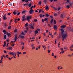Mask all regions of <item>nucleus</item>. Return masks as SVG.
Wrapping results in <instances>:
<instances>
[{"mask_svg": "<svg viewBox=\"0 0 73 73\" xmlns=\"http://www.w3.org/2000/svg\"><path fill=\"white\" fill-rule=\"evenodd\" d=\"M42 46L43 48H44V49H45V48H46V47H45V46H44L43 45Z\"/></svg>", "mask_w": 73, "mask_h": 73, "instance_id": "36", "label": "nucleus"}, {"mask_svg": "<svg viewBox=\"0 0 73 73\" xmlns=\"http://www.w3.org/2000/svg\"><path fill=\"white\" fill-rule=\"evenodd\" d=\"M38 4H39V5H41V1H40L39 2Z\"/></svg>", "mask_w": 73, "mask_h": 73, "instance_id": "29", "label": "nucleus"}, {"mask_svg": "<svg viewBox=\"0 0 73 73\" xmlns=\"http://www.w3.org/2000/svg\"><path fill=\"white\" fill-rule=\"evenodd\" d=\"M50 17L51 19H53V16H50Z\"/></svg>", "mask_w": 73, "mask_h": 73, "instance_id": "60", "label": "nucleus"}, {"mask_svg": "<svg viewBox=\"0 0 73 73\" xmlns=\"http://www.w3.org/2000/svg\"><path fill=\"white\" fill-rule=\"evenodd\" d=\"M64 17V16H63V15H62V14H61V16H60V17L61 18H63Z\"/></svg>", "mask_w": 73, "mask_h": 73, "instance_id": "25", "label": "nucleus"}, {"mask_svg": "<svg viewBox=\"0 0 73 73\" xmlns=\"http://www.w3.org/2000/svg\"><path fill=\"white\" fill-rule=\"evenodd\" d=\"M54 16H57V13H55L54 15Z\"/></svg>", "mask_w": 73, "mask_h": 73, "instance_id": "27", "label": "nucleus"}, {"mask_svg": "<svg viewBox=\"0 0 73 73\" xmlns=\"http://www.w3.org/2000/svg\"><path fill=\"white\" fill-rule=\"evenodd\" d=\"M3 32H4V33L7 32V31H5V30H3Z\"/></svg>", "mask_w": 73, "mask_h": 73, "instance_id": "43", "label": "nucleus"}, {"mask_svg": "<svg viewBox=\"0 0 73 73\" xmlns=\"http://www.w3.org/2000/svg\"><path fill=\"white\" fill-rule=\"evenodd\" d=\"M26 54V52H24L23 53V54Z\"/></svg>", "mask_w": 73, "mask_h": 73, "instance_id": "56", "label": "nucleus"}, {"mask_svg": "<svg viewBox=\"0 0 73 73\" xmlns=\"http://www.w3.org/2000/svg\"><path fill=\"white\" fill-rule=\"evenodd\" d=\"M30 1V0H26L25 1V3H28V1Z\"/></svg>", "mask_w": 73, "mask_h": 73, "instance_id": "24", "label": "nucleus"}, {"mask_svg": "<svg viewBox=\"0 0 73 73\" xmlns=\"http://www.w3.org/2000/svg\"><path fill=\"white\" fill-rule=\"evenodd\" d=\"M60 9H61V7H58V10H60Z\"/></svg>", "mask_w": 73, "mask_h": 73, "instance_id": "44", "label": "nucleus"}, {"mask_svg": "<svg viewBox=\"0 0 73 73\" xmlns=\"http://www.w3.org/2000/svg\"><path fill=\"white\" fill-rule=\"evenodd\" d=\"M42 10H39V13H40V12H42Z\"/></svg>", "mask_w": 73, "mask_h": 73, "instance_id": "48", "label": "nucleus"}, {"mask_svg": "<svg viewBox=\"0 0 73 73\" xmlns=\"http://www.w3.org/2000/svg\"><path fill=\"white\" fill-rule=\"evenodd\" d=\"M61 36L62 41H64V40L66 39V37L68 36V35L66 33L61 34Z\"/></svg>", "mask_w": 73, "mask_h": 73, "instance_id": "2", "label": "nucleus"}, {"mask_svg": "<svg viewBox=\"0 0 73 73\" xmlns=\"http://www.w3.org/2000/svg\"><path fill=\"white\" fill-rule=\"evenodd\" d=\"M24 31V32L25 33H27V30H25Z\"/></svg>", "mask_w": 73, "mask_h": 73, "instance_id": "54", "label": "nucleus"}, {"mask_svg": "<svg viewBox=\"0 0 73 73\" xmlns=\"http://www.w3.org/2000/svg\"><path fill=\"white\" fill-rule=\"evenodd\" d=\"M66 7H67V9H69V8H70V5H67L66 6Z\"/></svg>", "mask_w": 73, "mask_h": 73, "instance_id": "18", "label": "nucleus"}, {"mask_svg": "<svg viewBox=\"0 0 73 73\" xmlns=\"http://www.w3.org/2000/svg\"><path fill=\"white\" fill-rule=\"evenodd\" d=\"M60 49L61 50H62V51H63V50L64 49H63V48H60Z\"/></svg>", "mask_w": 73, "mask_h": 73, "instance_id": "45", "label": "nucleus"}, {"mask_svg": "<svg viewBox=\"0 0 73 73\" xmlns=\"http://www.w3.org/2000/svg\"><path fill=\"white\" fill-rule=\"evenodd\" d=\"M11 13H8V14H7V15L9 16V15H11Z\"/></svg>", "mask_w": 73, "mask_h": 73, "instance_id": "47", "label": "nucleus"}, {"mask_svg": "<svg viewBox=\"0 0 73 73\" xmlns=\"http://www.w3.org/2000/svg\"><path fill=\"white\" fill-rule=\"evenodd\" d=\"M17 19H15V20H14V22H15V23H17Z\"/></svg>", "mask_w": 73, "mask_h": 73, "instance_id": "16", "label": "nucleus"}, {"mask_svg": "<svg viewBox=\"0 0 73 73\" xmlns=\"http://www.w3.org/2000/svg\"><path fill=\"white\" fill-rule=\"evenodd\" d=\"M9 54H12V56H15V54L14 53H13V52H9L8 53Z\"/></svg>", "mask_w": 73, "mask_h": 73, "instance_id": "7", "label": "nucleus"}, {"mask_svg": "<svg viewBox=\"0 0 73 73\" xmlns=\"http://www.w3.org/2000/svg\"><path fill=\"white\" fill-rule=\"evenodd\" d=\"M10 5H11V6H13V5L12 4V3H10Z\"/></svg>", "mask_w": 73, "mask_h": 73, "instance_id": "39", "label": "nucleus"}, {"mask_svg": "<svg viewBox=\"0 0 73 73\" xmlns=\"http://www.w3.org/2000/svg\"><path fill=\"white\" fill-rule=\"evenodd\" d=\"M6 38H7V36H6V35H5L4 36V38L5 39H6Z\"/></svg>", "mask_w": 73, "mask_h": 73, "instance_id": "30", "label": "nucleus"}, {"mask_svg": "<svg viewBox=\"0 0 73 73\" xmlns=\"http://www.w3.org/2000/svg\"><path fill=\"white\" fill-rule=\"evenodd\" d=\"M37 19H35L33 21L34 22H37Z\"/></svg>", "mask_w": 73, "mask_h": 73, "instance_id": "26", "label": "nucleus"}, {"mask_svg": "<svg viewBox=\"0 0 73 73\" xmlns=\"http://www.w3.org/2000/svg\"><path fill=\"white\" fill-rule=\"evenodd\" d=\"M18 12V11H17V10L16 11H14V12H13V14L15 15H16Z\"/></svg>", "mask_w": 73, "mask_h": 73, "instance_id": "8", "label": "nucleus"}, {"mask_svg": "<svg viewBox=\"0 0 73 73\" xmlns=\"http://www.w3.org/2000/svg\"><path fill=\"white\" fill-rule=\"evenodd\" d=\"M17 15H19L20 14V13L19 12L18 13V12L17 13Z\"/></svg>", "mask_w": 73, "mask_h": 73, "instance_id": "37", "label": "nucleus"}, {"mask_svg": "<svg viewBox=\"0 0 73 73\" xmlns=\"http://www.w3.org/2000/svg\"><path fill=\"white\" fill-rule=\"evenodd\" d=\"M34 12V10L33 9L30 10L29 11L30 14H32V15H33V13H32V12Z\"/></svg>", "mask_w": 73, "mask_h": 73, "instance_id": "3", "label": "nucleus"}, {"mask_svg": "<svg viewBox=\"0 0 73 73\" xmlns=\"http://www.w3.org/2000/svg\"><path fill=\"white\" fill-rule=\"evenodd\" d=\"M73 48V45H72V46H71L70 47V48Z\"/></svg>", "mask_w": 73, "mask_h": 73, "instance_id": "64", "label": "nucleus"}, {"mask_svg": "<svg viewBox=\"0 0 73 73\" xmlns=\"http://www.w3.org/2000/svg\"><path fill=\"white\" fill-rule=\"evenodd\" d=\"M37 30H38V31L39 32H40V29H38Z\"/></svg>", "mask_w": 73, "mask_h": 73, "instance_id": "58", "label": "nucleus"}, {"mask_svg": "<svg viewBox=\"0 0 73 73\" xmlns=\"http://www.w3.org/2000/svg\"><path fill=\"white\" fill-rule=\"evenodd\" d=\"M68 56H69V57H72V55L69 54V55H68Z\"/></svg>", "mask_w": 73, "mask_h": 73, "instance_id": "50", "label": "nucleus"}, {"mask_svg": "<svg viewBox=\"0 0 73 73\" xmlns=\"http://www.w3.org/2000/svg\"><path fill=\"white\" fill-rule=\"evenodd\" d=\"M31 29H34V27L33 26H31V27L30 28Z\"/></svg>", "mask_w": 73, "mask_h": 73, "instance_id": "42", "label": "nucleus"}, {"mask_svg": "<svg viewBox=\"0 0 73 73\" xmlns=\"http://www.w3.org/2000/svg\"><path fill=\"white\" fill-rule=\"evenodd\" d=\"M48 53H50V50H48Z\"/></svg>", "mask_w": 73, "mask_h": 73, "instance_id": "59", "label": "nucleus"}, {"mask_svg": "<svg viewBox=\"0 0 73 73\" xmlns=\"http://www.w3.org/2000/svg\"><path fill=\"white\" fill-rule=\"evenodd\" d=\"M29 5V7H31L32 6V3H29V4H28V5Z\"/></svg>", "mask_w": 73, "mask_h": 73, "instance_id": "12", "label": "nucleus"}, {"mask_svg": "<svg viewBox=\"0 0 73 73\" xmlns=\"http://www.w3.org/2000/svg\"><path fill=\"white\" fill-rule=\"evenodd\" d=\"M56 23H57V22L56 21H55V20H54V24H56Z\"/></svg>", "mask_w": 73, "mask_h": 73, "instance_id": "21", "label": "nucleus"}, {"mask_svg": "<svg viewBox=\"0 0 73 73\" xmlns=\"http://www.w3.org/2000/svg\"><path fill=\"white\" fill-rule=\"evenodd\" d=\"M25 17H25V16L24 15L22 17V18L23 19H22V21H25V20H26V19L27 20H29V19H32V16L31 15L27 16L26 18V19L25 18Z\"/></svg>", "mask_w": 73, "mask_h": 73, "instance_id": "1", "label": "nucleus"}, {"mask_svg": "<svg viewBox=\"0 0 73 73\" xmlns=\"http://www.w3.org/2000/svg\"><path fill=\"white\" fill-rule=\"evenodd\" d=\"M26 0H21V1H22V2H25V1Z\"/></svg>", "mask_w": 73, "mask_h": 73, "instance_id": "52", "label": "nucleus"}, {"mask_svg": "<svg viewBox=\"0 0 73 73\" xmlns=\"http://www.w3.org/2000/svg\"><path fill=\"white\" fill-rule=\"evenodd\" d=\"M54 9H55V10H57V8L56 7H55L54 8Z\"/></svg>", "mask_w": 73, "mask_h": 73, "instance_id": "62", "label": "nucleus"}, {"mask_svg": "<svg viewBox=\"0 0 73 73\" xmlns=\"http://www.w3.org/2000/svg\"><path fill=\"white\" fill-rule=\"evenodd\" d=\"M9 50H12V47H9Z\"/></svg>", "mask_w": 73, "mask_h": 73, "instance_id": "31", "label": "nucleus"}, {"mask_svg": "<svg viewBox=\"0 0 73 73\" xmlns=\"http://www.w3.org/2000/svg\"><path fill=\"white\" fill-rule=\"evenodd\" d=\"M53 19H52L51 20L50 22L51 24H53Z\"/></svg>", "mask_w": 73, "mask_h": 73, "instance_id": "17", "label": "nucleus"}, {"mask_svg": "<svg viewBox=\"0 0 73 73\" xmlns=\"http://www.w3.org/2000/svg\"><path fill=\"white\" fill-rule=\"evenodd\" d=\"M69 0H67L66 3H69ZM66 3L65 4H68Z\"/></svg>", "mask_w": 73, "mask_h": 73, "instance_id": "23", "label": "nucleus"}, {"mask_svg": "<svg viewBox=\"0 0 73 73\" xmlns=\"http://www.w3.org/2000/svg\"><path fill=\"white\" fill-rule=\"evenodd\" d=\"M14 54H15V56H16V54H17V52H15H15H14Z\"/></svg>", "mask_w": 73, "mask_h": 73, "instance_id": "53", "label": "nucleus"}, {"mask_svg": "<svg viewBox=\"0 0 73 73\" xmlns=\"http://www.w3.org/2000/svg\"><path fill=\"white\" fill-rule=\"evenodd\" d=\"M42 22L43 23H44V19H42Z\"/></svg>", "mask_w": 73, "mask_h": 73, "instance_id": "57", "label": "nucleus"}, {"mask_svg": "<svg viewBox=\"0 0 73 73\" xmlns=\"http://www.w3.org/2000/svg\"><path fill=\"white\" fill-rule=\"evenodd\" d=\"M43 2L44 4H46V2H47V0H44L43 1Z\"/></svg>", "mask_w": 73, "mask_h": 73, "instance_id": "14", "label": "nucleus"}, {"mask_svg": "<svg viewBox=\"0 0 73 73\" xmlns=\"http://www.w3.org/2000/svg\"><path fill=\"white\" fill-rule=\"evenodd\" d=\"M39 16L40 17V18H42V14H40Z\"/></svg>", "mask_w": 73, "mask_h": 73, "instance_id": "33", "label": "nucleus"}, {"mask_svg": "<svg viewBox=\"0 0 73 73\" xmlns=\"http://www.w3.org/2000/svg\"><path fill=\"white\" fill-rule=\"evenodd\" d=\"M28 5V4H27V3H25V4H23V6H25V5Z\"/></svg>", "mask_w": 73, "mask_h": 73, "instance_id": "38", "label": "nucleus"}, {"mask_svg": "<svg viewBox=\"0 0 73 73\" xmlns=\"http://www.w3.org/2000/svg\"><path fill=\"white\" fill-rule=\"evenodd\" d=\"M64 52V51H63L62 52H60V53L61 54V53H63Z\"/></svg>", "mask_w": 73, "mask_h": 73, "instance_id": "34", "label": "nucleus"}, {"mask_svg": "<svg viewBox=\"0 0 73 73\" xmlns=\"http://www.w3.org/2000/svg\"><path fill=\"white\" fill-rule=\"evenodd\" d=\"M48 6H47L45 8V9H46V11H47V10H48Z\"/></svg>", "mask_w": 73, "mask_h": 73, "instance_id": "22", "label": "nucleus"}, {"mask_svg": "<svg viewBox=\"0 0 73 73\" xmlns=\"http://www.w3.org/2000/svg\"><path fill=\"white\" fill-rule=\"evenodd\" d=\"M11 33H9V34H8L7 35H8V37H9V36H11Z\"/></svg>", "mask_w": 73, "mask_h": 73, "instance_id": "35", "label": "nucleus"}, {"mask_svg": "<svg viewBox=\"0 0 73 73\" xmlns=\"http://www.w3.org/2000/svg\"><path fill=\"white\" fill-rule=\"evenodd\" d=\"M21 35H22L23 36H25V34H24V33L23 32H22L21 34H20L19 36H21Z\"/></svg>", "mask_w": 73, "mask_h": 73, "instance_id": "9", "label": "nucleus"}, {"mask_svg": "<svg viewBox=\"0 0 73 73\" xmlns=\"http://www.w3.org/2000/svg\"><path fill=\"white\" fill-rule=\"evenodd\" d=\"M54 29L55 30H57V25H54Z\"/></svg>", "mask_w": 73, "mask_h": 73, "instance_id": "6", "label": "nucleus"}, {"mask_svg": "<svg viewBox=\"0 0 73 73\" xmlns=\"http://www.w3.org/2000/svg\"><path fill=\"white\" fill-rule=\"evenodd\" d=\"M48 32H49V31L48 30H47L46 31V33H48Z\"/></svg>", "mask_w": 73, "mask_h": 73, "instance_id": "63", "label": "nucleus"}, {"mask_svg": "<svg viewBox=\"0 0 73 73\" xmlns=\"http://www.w3.org/2000/svg\"><path fill=\"white\" fill-rule=\"evenodd\" d=\"M45 15L46 16V17H49V14H48L47 13Z\"/></svg>", "mask_w": 73, "mask_h": 73, "instance_id": "13", "label": "nucleus"}, {"mask_svg": "<svg viewBox=\"0 0 73 73\" xmlns=\"http://www.w3.org/2000/svg\"><path fill=\"white\" fill-rule=\"evenodd\" d=\"M16 39H17V36H15V39H14V40L15 41H11V42H13V43L15 42L16 41Z\"/></svg>", "mask_w": 73, "mask_h": 73, "instance_id": "5", "label": "nucleus"}, {"mask_svg": "<svg viewBox=\"0 0 73 73\" xmlns=\"http://www.w3.org/2000/svg\"><path fill=\"white\" fill-rule=\"evenodd\" d=\"M61 35H62V34H64V30L63 29H62L61 30Z\"/></svg>", "mask_w": 73, "mask_h": 73, "instance_id": "4", "label": "nucleus"}, {"mask_svg": "<svg viewBox=\"0 0 73 73\" xmlns=\"http://www.w3.org/2000/svg\"><path fill=\"white\" fill-rule=\"evenodd\" d=\"M5 15L4 14V15L3 16V17H6V16H5Z\"/></svg>", "mask_w": 73, "mask_h": 73, "instance_id": "61", "label": "nucleus"}, {"mask_svg": "<svg viewBox=\"0 0 73 73\" xmlns=\"http://www.w3.org/2000/svg\"><path fill=\"white\" fill-rule=\"evenodd\" d=\"M3 19V20H6L7 19V17H2Z\"/></svg>", "mask_w": 73, "mask_h": 73, "instance_id": "10", "label": "nucleus"}, {"mask_svg": "<svg viewBox=\"0 0 73 73\" xmlns=\"http://www.w3.org/2000/svg\"><path fill=\"white\" fill-rule=\"evenodd\" d=\"M4 26H5V27H7V24H6V23H5Z\"/></svg>", "mask_w": 73, "mask_h": 73, "instance_id": "51", "label": "nucleus"}, {"mask_svg": "<svg viewBox=\"0 0 73 73\" xmlns=\"http://www.w3.org/2000/svg\"><path fill=\"white\" fill-rule=\"evenodd\" d=\"M61 28H65V27H66V25H63L61 26Z\"/></svg>", "mask_w": 73, "mask_h": 73, "instance_id": "11", "label": "nucleus"}, {"mask_svg": "<svg viewBox=\"0 0 73 73\" xmlns=\"http://www.w3.org/2000/svg\"><path fill=\"white\" fill-rule=\"evenodd\" d=\"M9 56L8 55H6V57H7V58H8Z\"/></svg>", "mask_w": 73, "mask_h": 73, "instance_id": "46", "label": "nucleus"}, {"mask_svg": "<svg viewBox=\"0 0 73 73\" xmlns=\"http://www.w3.org/2000/svg\"><path fill=\"white\" fill-rule=\"evenodd\" d=\"M25 12H26L25 10L23 11H22V13H25Z\"/></svg>", "mask_w": 73, "mask_h": 73, "instance_id": "32", "label": "nucleus"}, {"mask_svg": "<svg viewBox=\"0 0 73 73\" xmlns=\"http://www.w3.org/2000/svg\"><path fill=\"white\" fill-rule=\"evenodd\" d=\"M60 45V42H59L58 45V47H59V46Z\"/></svg>", "mask_w": 73, "mask_h": 73, "instance_id": "49", "label": "nucleus"}, {"mask_svg": "<svg viewBox=\"0 0 73 73\" xmlns=\"http://www.w3.org/2000/svg\"><path fill=\"white\" fill-rule=\"evenodd\" d=\"M28 23H27L25 25V27H28Z\"/></svg>", "mask_w": 73, "mask_h": 73, "instance_id": "28", "label": "nucleus"}, {"mask_svg": "<svg viewBox=\"0 0 73 73\" xmlns=\"http://www.w3.org/2000/svg\"><path fill=\"white\" fill-rule=\"evenodd\" d=\"M4 52L5 53H7V51H6L4 50Z\"/></svg>", "mask_w": 73, "mask_h": 73, "instance_id": "55", "label": "nucleus"}, {"mask_svg": "<svg viewBox=\"0 0 73 73\" xmlns=\"http://www.w3.org/2000/svg\"><path fill=\"white\" fill-rule=\"evenodd\" d=\"M35 34H37V33H38V31L37 30H36V31H35Z\"/></svg>", "mask_w": 73, "mask_h": 73, "instance_id": "19", "label": "nucleus"}, {"mask_svg": "<svg viewBox=\"0 0 73 73\" xmlns=\"http://www.w3.org/2000/svg\"><path fill=\"white\" fill-rule=\"evenodd\" d=\"M11 26L9 27L8 28V29H11Z\"/></svg>", "mask_w": 73, "mask_h": 73, "instance_id": "41", "label": "nucleus"}, {"mask_svg": "<svg viewBox=\"0 0 73 73\" xmlns=\"http://www.w3.org/2000/svg\"><path fill=\"white\" fill-rule=\"evenodd\" d=\"M48 20V18H45L44 19V21H46Z\"/></svg>", "mask_w": 73, "mask_h": 73, "instance_id": "15", "label": "nucleus"}, {"mask_svg": "<svg viewBox=\"0 0 73 73\" xmlns=\"http://www.w3.org/2000/svg\"><path fill=\"white\" fill-rule=\"evenodd\" d=\"M20 37L21 38H24L25 37H24V36H20Z\"/></svg>", "mask_w": 73, "mask_h": 73, "instance_id": "20", "label": "nucleus"}, {"mask_svg": "<svg viewBox=\"0 0 73 73\" xmlns=\"http://www.w3.org/2000/svg\"><path fill=\"white\" fill-rule=\"evenodd\" d=\"M14 33H16L17 32V30H16V29H15V30L14 31Z\"/></svg>", "mask_w": 73, "mask_h": 73, "instance_id": "40", "label": "nucleus"}]
</instances>
